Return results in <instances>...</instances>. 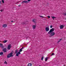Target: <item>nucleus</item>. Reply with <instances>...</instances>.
Wrapping results in <instances>:
<instances>
[{
    "mask_svg": "<svg viewBox=\"0 0 66 66\" xmlns=\"http://www.w3.org/2000/svg\"><path fill=\"white\" fill-rule=\"evenodd\" d=\"M50 35L51 36H54V35H55V32H52L51 33Z\"/></svg>",
    "mask_w": 66,
    "mask_h": 66,
    "instance_id": "nucleus-6",
    "label": "nucleus"
},
{
    "mask_svg": "<svg viewBox=\"0 0 66 66\" xmlns=\"http://www.w3.org/2000/svg\"><path fill=\"white\" fill-rule=\"evenodd\" d=\"M19 54H21L20 53V52L19 51L18 52V53Z\"/></svg>",
    "mask_w": 66,
    "mask_h": 66,
    "instance_id": "nucleus-21",
    "label": "nucleus"
},
{
    "mask_svg": "<svg viewBox=\"0 0 66 66\" xmlns=\"http://www.w3.org/2000/svg\"><path fill=\"white\" fill-rule=\"evenodd\" d=\"M32 28L34 29H35V28H36V26L35 25H34L32 26Z\"/></svg>",
    "mask_w": 66,
    "mask_h": 66,
    "instance_id": "nucleus-12",
    "label": "nucleus"
},
{
    "mask_svg": "<svg viewBox=\"0 0 66 66\" xmlns=\"http://www.w3.org/2000/svg\"><path fill=\"white\" fill-rule=\"evenodd\" d=\"M11 48V45L10 44L7 46V48L8 50H10Z\"/></svg>",
    "mask_w": 66,
    "mask_h": 66,
    "instance_id": "nucleus-3",
    "label": "nucleus"
},
{
    "mask_svg": "<svg viewBox=\"0 0 66 66\" xmlns=\"http://www.w3.org/2000/svg\"><path fill=\"white\" fill-rule=\"evenodd\" d=\"M7 27V24H4L3 25V28H6Z\"/></svg>",
    "mask_w": 66,
    "mask_h": 66,
    "instance_id": "nucleus-7",
    "label": "nucleus"
},
{
    "mask_svg": "<svg viewBox=\"0 0 66 66\" xmlns=\"http://www.w3.org/2000/svg\"><path fill=\"white\" fill-rule=\"evenodd\" d=\"M63 15H64V16H66V13H63Z\"/></svg>",
    "mask_w": 66,
    "mask_h": 66,
    "instance_id": "nucleus-23",
    "label": "nucleus"
},
{
    "mask_svg": "<svg viewBox=\"0 0 66 66\" xmlns=\"http://www.w3.org/2000/svg\"><path fill=\"white\" fill-rule=\"evenodd\" d=\"M45 30L46 31H49V28L48 27H46L45 28Z\"/></svg>",
    "mask_w": 66,
    "mask_h": 66,
    "instance_id": "nucleus-5",
    "label": "nucleus"
},
{
    "mask_svg": "<svg viewBox=\"0 0 66 66\" xmlns=\"http://www.w3.org/2000/svg\"><path fill=\"white\" fill-rule=\"evenodd\" d=\"M23 48H24V47H22L20 49L19 51L20 52H22V49H23Z\"/></svg>",
    "mask_w": 66,
    "mask_h": 66,
    "instance_id": "nucleus-10",
    "label": "nucleus"
},
{
    "mask_svg": "<svg viewBox=\"0 0 66 66\" xmlns=\"http://www.w3.org/2000/svg\"><path fill=\"white\" fill-rule=\"evenodd\" d=\"M39 17H42V18H44V17L42 16L39 15Z\"/></svg>",
    "mask_w": 66,
    "mask_h": 66,
    "instance_id": "nucleus-28",
    "label": "nucleus"
},
{
    "mask_svg": "<svg viewBox=\"0 0 66 66\" xmlns=\"http://www.w3.org/2000/svg\"><path fill=\"white\" fill-rule=\"evenodd\" d=\"M54 55V54L53 53L51 55Z\"/></svg>",
    "mask_w": 66,
    "mask_h": 66,
    "instance_id": "nucleus-29",
    "label": "nucleus"
},
{
    "mask_svg": "<svg viewBox=\"0 0 66 66\" xmlns=\"http://www.w3.org/2000/svg\"><path fill=\"white\" fill-rule=\"evenodd\" d=\"M47 60H48V57H46L45 58V60L46 62L47 61Z\"/></svg>",
    "mask_w": 66,
    "mask_h": 66,
    "instance_id": "nucleus-18",
    "label": "nucleus"
},
{
    "mask_svg": "<svg viewBox=\"0 0 66 66\" xmlns=\"http://www.w3.org/2000/svg\"><path fill=\"white\" fill-rule=\"evenodd\" d=\"M28 1H23L22 2V3H28Z\"/></svg>",
    "mask_w": 66,
    "mask_h": 66,
    "instance_id": "nucleus-9",
    "label": "nucleus"
},
{
    "mask_svg": "<svg viewBox=\"0 0 66 66\" xmlns=\"http://www.w3.org/2000/svg\"><path fill=\"white\" fill-rule=\"evenodd\" d=\"M50 27L51 28H52V27H53V26H52V25H51L50 26Z\"/></svg>",
    "mask_w": 66,
    "mask_h": 66,
    "instance_id": "nucleus-26",
    "label": "nucleus"
},
{
    "mask_svg": "<svg viewBox=\"0 0 66 66\" xmlns=\"http://www.w3.org/2000/svg\"><path fill=\"white\" fill-rule=\"evenodd\" d=\"M4 63H5V64H7V62H6V61H5V62H4Z\"/></svg>",
    "mask_w": 66,
    "mask_h": 66,
    "instance_id": "nucleus-25",
    "label": "nucleus"
},
{
    "mask_svg": "<svg viewBox=\"0 0 66 66\" xmlns=\"http://www.w3.org/2000/svg\"><path fill=\"white\" fill-rule=\"evenodd\" d=\"M54 28H53L51 29L50 31L48 32V34H50V33H51V32H53L54 31Z\"/></svg>",
    "mask_w": 66,
    "mask_h": 66,
    "instance_id": "nucleus-2",
    "label": "nucleus"
},
{
    "mask_svg": "<svg viewBox=\"0 0 66 66\" xmlns=\"http://www.w3.org/2000/svg\"><path fill=\"white\" fill-rule=\"evenodd\" d=\"M11 22H14V21H11Z\"/></svg>",
    "mask_w": 66,
    "mask_h": 66,
    "instance_id": "nucleus-36",
    "label": "nucleus"
},
{
    "mask_svg": "<svg viewBox=\"0 0 66 66\" xmlns=\"http://www.w3.org/2000/svg\"><path fill=\"white\" fill-rule=\"evenodd\" d=\"M27 66H32V64L31 63H29L27 65Z\"/></svg>",
    "mask_w": 66,
    "mask_h": 66,
    "instance_id": "nucleus-11",
    "label": "nucleus"
},
{
    "mask_svg": "<svg viewBox=\"0 0 66 66\" xmlns=\"http://www.w3.org/2000/svg\"><path fill=\"white\" fill-rule=\"evenodd\" d=\"M13 56L14 55H13V52H11L7 55V58H9V57H13Z\"/></svg>",
    "mask_w": 66,
    "mask_h": 66,
    "instance_id": "nucleus-1",
    "label": "nucleus"
},
{
    "mask_svg": "<svg viewBox=\"0 0 66 66\" xmlns=\"http://www.w3.org/2000/svg\"><path fill=\"white\" fill-rule=\"evenodd\" d=\"M3 54V52H1L0 53V55H2Z\"/></svg>",
    "mask_w": 66,
    "mask_h": 66,
    "instance_id": "nucleus-15",
    "label": "nucleus"
},
{
    "mask_svg": "<svg viewBox=\"0 0 66 66\" xmlns=\"http://www.w3.org/2000/svg\"><path fill=\"white\" fill-rule=\"evenodd\" d=\"M63 66H65V65H63Z\"/></svg>",
    "mask_w": 66,
    "mask_h": 66,
    "instance_id": "nucleus-37",
    "label": "nucleus"
},
{
    "mask_svg": "<svg viewBox=\"0 0 66 66\" xmlns=\"http://www.w3.org/2000/svg\"><path fill=\"white\" fill-rule=\"evenodd\" d=\"M2 2L3 3H4V0H2Z\"/></svg>",
    "mask_w": 66,
    "mask_h": 66,
    "instance_id": "nucleus-24",
    "label": "nucleus"
},
{
    "mask_svg": "<svg viewBox=\"0 0 66 66\" xmlns=\"http://www.w3.org/2000/svg\"><path fill=\"white\" fill-rule=\"evenodd\" d=\"M21 6V5L20 4L18 6L19 7V6Z\"/></svg>",
    "mask_w": 66,
    "mask_h": 66,
    "instance_id": "nucleus-31",
    "label": "nucleus"
},
{
    "mask_svg": "<svg viewBox=\"0 0 66 66\" xmlns=\"http://www.w3.org/2000/svg\"><path fill=\"white\" fill-rule=\"evenodd\" d=\"M33 22H35V23H36V21H35V20L34 19H33L32 20Z\"/></svg>",
    "mask_w": 66,
    "mask_h": 66,
    "instance_id": "nucleus-16",
    "label": "nucleus"
},
{
    "mask_svg": "<svg viewBox=\"0 0 66 66\" xmlns=\"http://www.w3.org/2000/svg\"><path fill=\"white\" fill-rule=\"evenodd\" d=\"M61 40H62V39H60V40H60V41H61Z\"/></svg>",
    "mask_w": 66,
    "mask_h": 66,
    "instance_id": "nucleus-35",
    "label": "nucleus"
},
{
    "mask_svg": "<svg viewBox=\"0 0 66 66\" xmlns=\"http://www.w3.org/2000/svg\"><path fill=\"white\" fill-rule=\"evenodd\" d=\"M28 1H31V0H27Z\"/></svg>",
    "mask_w": 66,
    "mask_h": 66,
    "instance_id": "nucleus-32",
    "label": "nucleus"
},
{
    "mask_svg": "<svg viewBox=\"0 0 66 66\" xmlns=\"http://www.w3.org/2000/svg\"><path fill=\"white\" fill-rule=\"evenodd\" d=\"M63 27H64L63 26V25H61L60 26V29H63Z\"/></svg>",
    "mask_w": 66,
    "mask_h": 66,
    "instance_id": "nucleus-8",
    "label": "nucleus"
},
{
    "mask_svg": "<svg viewBox=\"0 0 66 66\" xmlns=\"http://www.w3.org/2000/svg\"><path fill=\"white\" fill-rule=\"evenodd\" d=\"M7 42V40H5L3 42L4 43H5L6 42Z\"/></svg>",
    "mask_w": 66,
    "mask_h": 66,
    "instance_id": "nucleus-14",
    "label": "nucleus"
},
{
    "mask_svg": "<svg viewBox=\"0 0 66 66\" xmlns=\"http://www.w3.org/2000/svg\"><path fill=\"white\" fill-rule=\"evenodd\" d=\"M3 51L4 52H7V50H6V48H5L3 49Z\"/></svg>",
    "mask_w": 66,
    "mask_h": 66,
    "instance_id": "nucleus-4",
    "label": "nucleus"
},
{
    "mask_svg": "<svg viewBox=\"0 0 66 66\" xmlns=\"http://www.w3.org/2000/svg\"><path fill=\"white\" fill-rule=\"evenodd\" d=\"M0 47H1L2 48H3V45L2 44H0Z\"/></svg>",
    "mask_w": 66,
    "mask_h": 66,
    "instance_id": "nucleus-13",
    "label": "nucleus"
},
{
    "mask_svg": "<svg viewBox=\"0 0 66 66\" xmlns=\"http://www.w3.org/2000/svg\"><path fill=\"white\" fill-rule=\"evenodd\" d=\"M44 59V56H43L41 58V60L42 61H43V59Z\"/></svg>",
    "mask_w": 66,
    "mask_h": 66,
    "instance_id": "nucleus-20",
    "label": "nucleus"
},
{
    "mask_svg": "<svg viewBox=\"0 0 66 66\" xmlns=\"http://www.w3.org/2000/svg\"><path fill=\"white\" fill-rule=\"evenodd\" d=\"M18 52V51L17 50H16L15 51V53H17Z\"/></svg>",
    "mask_w": 66,
    "mask_h": 66,
    "instance_id": "nucleus-22",
    "label": "nucleus"
},
{
    "mask_svg": "<svg viewBox=\"0 0 66 66\" xmlns=\"http://www.w3.org/2000/svg\"><path fill=\"white\" fill-rule=\"evenodd\" d=\"M58 43H59V42H60V41L59 40V41L58 42Z\"/></svg>",
    "mask_w": 66,
    "mask_h": 66,
    "instance_id": "nucleus-33",
    "label": "nucleus"
},
{
    "mask_svg": "<svg viewBox=\"0 0 66 66\" xmlns=\"http://www.w3.org/2000/svg\"><path fill=\"white\" fill-rule=\"evenodd\" d=\"M19 1L16 2V4H17V3H19Z\"/></svg>",
    "mask_w": 66,
    "mask_h": 66,
    "instance_id": "nucleus-30",
    "label": "nucleus"
},
{
    "mask_svg": "<svg viewBox=\"0 0 66 66\" xmlns=\"http://www.w3.org/2000/svg\"><path fill=\"white\" fill-rule=\"evenodd\" d=\"M51 17H52V19H53V20H54V18H56L54 16H52Z\"/></svg>",
    "mask_w": 66,
    "mask_h": 66,
    "instance_id": "nucleus-17",
    "label": "nucleus"
},
{
    "mask_svg": "<svg viewBox=\"0 0 66 66\" xmlns=\"http://www.w3.org/2000/svg\"><path fill=\"white\" fill-rule=\"evenodd\" d=\"M47 17L48 18H50V16H47Z\"/></svg>",
    "mask_w": 66,
    "mask_h": 66,
    "instance_id": "nucleus-27",
    "label": "nucleus"
},
{
    "mask_svg": "<svg viewBox=\"0 0 66 66\" xmlns=\"http://www.w3.org/2000/svg\"><path fill=\"white\" fill-rule=\"evenodd\" d=\"M1 12H2V11H3V10H1Z\"/></svg>",
    "mask_w": 66,
    "mask_h": 66,
    "instance_id": "nucleus-34",
    "label": "nucleus"
},
{
    "mask_svg": "<svg viewBox=\"0 0 66 66\" xmlns=\"http://www.w3.org/2000/svg\"><path fill=\"white\" fill-rule=\"evenodd\" d=\"M16 56H19V54H18V53H17L16 54Z\"/></svg>",
    "mask_w": 66,
    "mask_h": 66,
    "instance_id": "nucleus-19",
    "label": "nucleus"
}]
</instances>
